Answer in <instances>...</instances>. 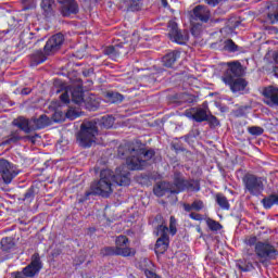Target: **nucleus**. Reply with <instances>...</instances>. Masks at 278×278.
I'll return each instance as SVG.
<instances>
[{
	"mask_svg": "<svg viewBox=\"0 0 278 278\" xmlns=\"http://www.w3.org/2000/svg\"><path fill=\"white\" fill-rule=\"evenodd\" d=\"M125 168H127L125 165L117 167L115 175L110 169H102L100 172V179L93 181L90 186V190L86 191L85 200H88V197L92 194L108 199V197L114 192V189L112 188L113 181H115L117 186H129L131 179L129 178V172L125 170Z\"/></svg>",
	"mask_w": 278,
	"mask_h": 278,
	"instance_id": "1",
	"label": "nucleus"
},
{
	"mask_svg": "<svg viewBox=\"0 0 278 278\" xmlns=\"http://www.w3.org/2000/svg\"><path fill=\"white\" fill-rule=\"evenodd\" d=\"M117 155L122 159L126 157V166L129 170H142L155 156V150L138 149L136 144L127 142L118 147Z\"/></svg>",
	"mask_w": 278,
	"mask_h": 278,
	"instance_id": "2",
	"label": "nucleus"
},
{
	"mask_svg": "<svg viewBox=\"0 0 278 278\" xmlns=\"http://www.w3.org/2000/svg\"><path fill=\"white\" fill-rule=\"evenodd\" d=\"M184 190H189V192H199L201 187L197 180H186L184 175L179 172L174 173V184L161 181L157 182L153 192L155 197H164V194H179Z\"/></svg>",
	"mask_w": 278,
	"mask_h": 278,
	"instance_id": "3",
	"label": "nucleus"
},
{
	"mask_svg": "<svg viewBox=\"0 0 278 278\" xmlns=\"http://www.w3.org/2000/svg\"><path fill=\"white\" fill-rule=\"evenodd\" d=\"M244 70L240 62L228 63V68L222 76V81L229 86L231 92H242L249 86V81L242 78Z\"/></svg>",
	"mask_w": 278,
	"mask_h": 278,
	"instance_id": "4",
	"label": "nucleus"
},
{
	"mask_svg": "<svg viewBox=\"0 0 278 278\" xmlns=\"http://www.w3.org/2000/svg\"><path fill=\"white\" fill-rule=\"evenodd\" d=\"M99 135V128L97 127L96 122H85L80 125V130L77 135V141L80 147L85 149L92 147V143L96 142L97 136Z\"/></svg>",
	"mask_w": 278,
	"mask_h": 278,
	"instance_id": "5",
	"label": "nucleus"
},
{
	"mask_svg": "<svg viewBox=\"0 0 278 278\" xmlns=\"http://www.w3.org/2000/svg\"><path fill=\"white\" fill-rule=\"evenodd\" d=\"M245 192L253 197H260L264 192V178L254 174H245L242 178Z\"/></svg>",
	"mask_w": 278,
	"mask_h": 278,
	"instance_id": "6",
	"label": "nucleus"
},
{
	"mask_svg": "<svg viewBox=\"0 0 278 278\" xmlns=\"http://www.w3.org/2000/svg\"><path fill=\"white\" fill-rule=\"evenodd\" d=\"M255 253L256 256L260 258L261 264H264V262H268V260H277L278 257L277 249L264 242H257L255 244Z\"/></svg>",
	"mask_w": 278,
	"mask_h": 278,
	"instance_id": "7",
	"label": "nucleus"
},
{
	"mask_svg": "<svg viewBox=\"0 0 278 278\" xmlns=\"http://www.w3.org/2000/svg\"><path fill=\"white\" fill-rule=\"evenodd\" d=\"M168 37L172 42H176L177 45H186L188 40H190V34L187 29L179 30L177 23L175 21L168 22Z\"/></svg>",
	"mask_w": 278,
	"mask_h": 278,
	"instance_id": "8",
	"label": "nucleus"
},
{
	"mask_svg": "<svg viewBox=\"0 0 278 278\" xmlns=\"http://www.w3.org/2000/svg\"><path fill=\"white\" fill-rule=\"evenodd\" d=\"M156 236H160V238L156 240V243H155V254L164 255V253L168 251V244H169L168 227L164 225H160L156 228Z\"/></svg>",
	"mask_w": 278,
	"mask_h": 278,
	"instance_id": "9",
	"label": "nucleus"
},
{
	"mask_svg": "<svg viewBox=\"0 0 278 278\" xmlns=\"http://www.w3.org/2000/svg\"><path fill=\"white\" fill-rule=\"evenodd\" d=\"M60 4L59 12L64 18L79 14V3L77 0H56Z\"/></svg>",
	"mask_w": 278,
	"mask_h": 278,
	"instance_id": "10",
	"label": "nucleus"
},
{
	"mask_svg": "<svg viewBox=\"0 0 278 278\" xmlns=\"http://www.w3.org/2000/svg\"><path fill=\"white\" fill-rule=\"evenodd\" d=\"M0 175L4 184H12V179L18 175V169L8 160L0 159Z\"/></svg>",
	"mask_w": 278,
	"mask_h": 278,
	"instance_id": "11",
	"label": "nucleus"
},
{
	"mask_svg": "<svg viewBox=\"0 0 278 278\" xmlns=\"http://www.w3.org/2000/svg\"><path fill=\"white\" fill-rule=\"evenodd\" d=\"M129 238L127 236H118L115 239V248L121 253L122 257H134L136 255V249L129 248Z\"/></svg>",
	"mask_w": 278,
	"mask_h": 278,
	"instance_id": "12",
	"label": "nucleus"
},
{
	"mask_svg": "<svg viewBox=\"0 0 278 278\" xmlns=\"http://www.w3.org/2000/svg\"><path fill=\"white\" fill-rule=\"evenodd\" d=\"M42 269V262H40V254L35 253L31 256V262L29 265H27L26 267L23 268L22 275L27 278V277H36V275H38V273H40V270Z\"/></svg>",
	"mask_w": 278,
	"mask_h": 278,
	"instance_id": "13",
	"label": "nucleus"
},
{
	"mask_svg": "<svg viewBox=\"0 0 278 278\" xmlns=\"http://www.w3.org/2000/svg\"><path fill=\"white\" fill-rule=\"evenodd\" d=\"M212 16V12L210 9L203 4H199L193 8L190 18L191 23L200 22V23H207Z\"/></svg>",
	"mask_w": 278,
	"mask_h": 278,
	"instance_id": "14",
	"label": "nucleus"
},
{
	"mask_svg": "<svg viewBox=\"0 0 278 278\" xmlns=\"http://www.w3.org/2000/svg\"><path fill=\"white\" fill-rule=\"evenodd\" d=\"M62 45H64V35L62 33L53 35L43 48L45 54L51 55V53H55L61 49Z\"/></svg>",
	"mask_w": 278,
	"mask_h": 278,
	"instance_id": "15",
	"label": "nucleus"
},
{
	"mask_svg": "<svg viewBox=\"0 0 278 278\" xmlns=\"http://www.w3.org/2000/svg\"><path fill=\"white\" fill-rule=\"evenodd\" d=\"M263 102L269 108L278 106V87L267 86L262 90Z\"/></svg>",
	"mask_w": 278,
	"mask_h": 278,
	"instance_id": "16",
	"label": "nucleus"
},
{
	"mask_svg": "<svg viewBox=\"0 0 278 278\" xmlns=\"http://www.w3.org/2000/svg\"><path fill=\"white\" fill-rule=\"evenodd\" d=\"M100 105H101V99H99V97L92 93L87 96L83 103V108H86V110H89L90 112H94L96 110H99Z\"/></svg>",
	"mask_w": 278,
	"mask_h": 278,
	"instance_id": "17",
	"label": "nucleus"
},
{
	"mask_svg": "<svg viewBox=\"0 0 278 278\" xmlns=\"http://www.w3.org/2000/svg\"><path fill=\"white\" fill-rule=\"evenodd\" d=\"M12 125L14 127H18L20 131H24V134H30V131H34V128H31V119H27L25 117H17L12 122Z\"/></svg>",
	"mask_w": 278,
	"mask_h": 278,
	"instance_id": "18",
	"label": "nucleus"
},
{
	"mask_svg": "<svg viewBox=\"0 0 278 278\" xmlns=\"http://www.w3.org/2000/svg\"><path fill=\"white\" fill-rule=\"evenodd\" d=\"M31 121V129L36 131V129H45V127H49V117L47 115H40L38 118L34 117Z\"/></svg>",
	"mask_w": 278,
	"mask_h": 278,
	"instance_id": "19",
	"label": "nucleus"
},
{
	"mask_svg": "<svg viewBox=\"0 0 278 278\" xmlns=\"http://www.w3.org/2000/svg\"><path fill=\"white\" fill-rule=\"evenodd\" d=\"M40 5L47 18L55 14V0H42Z\"/></svg>",
	"mask_w": 278,
	"mask_h": 278,
	"instance_id": "20",
	"label": "nucleus"
},
{
	"mask_svg": "<svg viewBox=\"0 0 278 278\" xmlns=\"http://www.w3.org/2000/svg\"><path fill=\"white\" fill-rule=\"evenodd\" d=\"M179 51H172L167 53L165 56H163V65L166 66V68H173V64L179 60Z\"/></svg>",
	"mask_w": 278,
	"mask_h": 278,
	"instance_id": "21",
	"label": "nucleus"
},
{
	"mask_svg": "<svg viewBox=\"0 0 278 278\" xmlns=\"http://www.w3.org/2000/svg\"><path fill=\"white\" fill-rule=\"evenodd\" d=\"M121 49H123V43L115 45V46H109V47L104 48L103 53H104V55H109V58L116 60V58H118V55L121 53H123V51Z\"/></svg>",
	"mask_w": 278,
	"mask_h": 278,
	"instance_id": "22",
	"label": "nucleus"
},
{
	"mask_svg": "<svg viewBox=\"0 0 278 278\" xmlns=\"http://www.w3.org/2000/svg\"><path fill=\"white\" fill-rule=\"evenodd\" d=\"M72 101L76 103V105H84L86 98H84V91L81 88L77 87L70 91Z\"/></svg>",
	"mask_w": 278,
	"mask_h": 278,
	"instance_id": "23",
	"label": "nucleus"
},
{
	"mask_svg": "<svg viewBox=\"0 0 278 278\" xmlns=\"http://www.w3.org/2000/svg\"><path fill=\"white\" fill-rule=\"evenodd\" d=\"M185 212H201L203 210L204 204L201 200H195L192 204L185 203L182 204Z\"/></svg>",
	"mask_w": 278,
	"mask_h": 278,
	"instance_id": "24",
	"label": "nucleus"
},
{
	"mask_svg": "<svg viewBox=\"0 0 278 278\" xmlns=\"http://www.w3.org/2000/svg\"><path fill=\"white\" fill-rule=\"evenodd\" d=\"M47 61V55L43 51H36L30 56L31 66H38V64H42V62Z\"/></svg>",
	"mask_w": 278,
	"mask_h": 278,
	"instance_id": "25",
	"label": "nucleus"
},
{
	"mask_svg": "<svg viewBox=\"0 0 278 278\" xmlns=\"http://www.w3.org/2000/svg\"><path fill=\"white\" fill-rule=\"evenodd\" d=\"M194 113V118L193 121H195V123H205L207 121V111L205 109H201V108H195V110H193Z\"/></svg>",
	"mask_w": 278,
	"mask_h": 278,
	"instance_id": "26",
	"label": "nucleus"
},
{
	"mask_svg": "<svg viewBox=\"0 0 278 278\" xmlns=\"http://www.w3.org/2000/svg\"><path fill=\"white\" fill-rule=\"evenodd\" d=\"M125 3L129 12H140L142 10V0H126Z\"/></svg>",
	"mask_w": 278,
	"mask_h": 278,
	"instance_id": "27",
	"label": "nucleus"
},
{
	"mask_svg": "<svg viewBox=\"0 0 278 278\" xmlns=\"http://www.w3.org/2000/svg\"><path fill=\"white\" fill-rule=\"evenodd\" d=\"M23 136H21V129H13L11 134L8 136V139L4 141V144H12L18 142V140H23Z\"/></svg>",
	"mask_w": 278,
	"mask_h": 278,
	"instance_id": "28",
	"label": "nucleus"
},
{
	"mask_svg": "<svg viewBox=\"0 0 278 278\" xmlns=\"http://www.w3.org/2000/svg\"><path fill=\"white\" fill-rule=\"evenodd\" d=\"M215 201L222 210H229V207H230L229 200H227V197H225V194L217 193L215 195Z\"/></svg>",
	"mask_w": 278,
	"mask_h": 278,
	"instance_id": "29",
	"label": "nucleus"
},
{
	"mask_svg": "<svg viewBox=\"0 0 278 278\" xmlns=\"http://www.w3.org/2000/svg\"><path fill=\"white\" fill-rule=\"evenodd\" d=\"M106 99L109 103H122L123 99H125V97H123V94L118 93V92H114V91H109L106 93Z\"/></svg>",
	"mask_w": 278,
	"mask_h": 278,
	"instance_id": "30",
	"label": "nucleus"
},
{
	"mask_svg": "<svg viewBox=\"0 0 278 278\" xmlns=\"http://www.w3.org/2000/svg\"><path fill=\"white\" fill-rule=\"evenodd\" d=\"M100 253L103 255V257L112 256V255H121V252L116 247H105L102 248Z\"/></svg>",
	"mask_w": 278,
	"mask_h": 278,
	"instance_id": "31",
	"label": "nucleus"
},
{
	"mask_svg": "<svg viewBox=\"0 0 278 278\" xmlns=\"http://www.w3.org/2000/svg\"><path fill=\"white\" fill-rule=\"evenodd\" d=\"M262 203L266 210H270L271 205H275L278 203V197H277V194H271V195L263 199Z\"/></svg>",
	"mask_w": 278,
	"mask_h": 278,
	"instance_id": "32",
	"label": "nucleus"
},
{
	"mask_svg": "<svg viewBox=\"0 0 278 278\" xmlns=\"http://www.w3.org/2000/svg\"><path fill=\"white\" fill-rule=\"evenodd\" d=\"M80 114H81V111H79V109H75L72 106L67 110L65 116L70 121H75V118H79Z\"/></svg>",
	"mask_w": 278,
	"mask_h": 278,
	"instance_id": "33",
	"label": "nucleus"
},
{
	"mask_svg": "<svg viewBox=\"0 0 278 278\" xmlns=\"http://www.w3.org/2000/svg\"><path fill=\"white\" fill-rule=\"evenodd\" d=\"M100 125H102L104 129H110L114 126V117L111 115L103 116L100 121Z\"/></svg>",
	"mask_w": 278,
	"mask_h": 278,
	"instance_id": "34",
	"label": "nucleus"
},
{
	"mask_svg": "<svg viewBox=\"0 0 278 278\" xmlns=\"http://www.w3.org/2000/svg\"><path fill=\"white\" fill-rule=\"evenodd\" d=\"M14 248V241L10 237H5L1 240V249L2 251H10V249Z\"/></svg>",
	"mask_w": 278,
	"mask_h": 278,
	"instance_id": "35",
	"label": "nucleus"
},
{
	"mask_svg": "<svg viewBox=\"0 0 278 278\" xmlns=\"http://www.w3.org/2000/svg\"><path fill=\"white\" fill-rule=\"evenodd\" d=\"M206 225L211 229V231H220V229H223V226L220 225V223L212 218L206 219Z\"/></svg>",
	"mask_w": 278,
	"mask_h": 278,
	"instance_id": "36",
	"label": "nucleus"
},
{
	"mask_svg": "<svg viewBox=\"0 0 278 278\" xmlns=\"http://www.w3.org/2000/svg\"><path fill=\"white\" fill-rule=\"evenodd\" d=\"M151 266H153V263L148 258H143L139 263V268L143 270L144 275H147V270H151Z\"/></svg>",
	"mask_w": 278,
	"mask_h": 278,
	"instance_id": "37",
	"label": "nucleus"
},
{
	"mask_svg": "<svg viewBox=\"0 0 278 278\" xmlns=\"http://www.w3.org/2000/svg\"><path fill=\"white\" fill-rule=\"evenodd\" d=\"M22 8L23 10H34L36 8V1L35 0H22Z\"/></svg>",
	"mask_w": 278,
	"mask_h": 278,
	"instance_id": "38",
	"label": "nucleus"
},
{
	"mask_svg": "<svg viewBox=\"0 0 278 278\" xmlns=\"http://www.w3.org/2000/svg\"><path fill=\"white\" fill-rule=\"evenodd\" d=\"M224 49L226 51H238V46L236 45V42H233V40L231 39H228L225 41V46H224Z\"/></svg>",
	"mask_w": 278,
	"mask_h": 278,
	"instance_id": "39",
	"label": "nucleus"
},
{
	"mask_svg": "<svg viewBox=\"0 0 278 278\" xmlns=\"http://www.w3.org/2000/svg\"><path fill=\"white\" fill-rule=\"evenodd\" d=\"M248 131L251 136H262V134H264V128L260 126H252L248 128Z\"/></svg>",
	"mask_w": 278,
	"mask_h": 278,
	"instance_id": "40",
	"label": "nucleus"
},
{
	"mask_svg": "<svg viewBox=\"0 0 278 278\" xmlns=\"http://www.w3.org/2000/svg\"><path fill=\"white\" fill-rule=\"evenodd\" d=\"M169 231L172 236H175V233H177V219L174 216H170L169 218Z\"/></svg>",
	"mask_w": 278,
	"mask_h": 278,
	"instance_id": "41",
	"label": "nucleus"
},
{
	"mask_svg": "<svg viewBox=\"0 0 278 278\" xmlns=\"http://www.w3.org/2000/svg\"><path fill=\"white\" fill-rule=\"evenodd\" d=\"M238 268H239V270H242L243 273H249V271L253 270V268H255V267L253 266V264L251 262H249L245 265L239 264Z\"/></svg>",
	"mask_w": 278,
	"mask_h": 278,
	"instance_id": "42",
	"label": "nucleus"
},
{
	"mask_svg": "<svg viewBox=\"0 0 278 278\" xmlns=\"http://www.w3.org/2000/svg\"><path fill=\"white\" fill-rule=\"evenodd\" d=\"M201 31H202V26L200 24L193 25L191 27V34L192 36H194L195 38L201 36Z\"/></svg>",
	"mask_w": 278,
	"mask_h": 278,
	"instance_id": "43",
	"label": "nucleus"
},
{
	"mask_svg": "<svg viewBox=\"0 0 278 278\" xmlns=\"http://www.w3.org/2000/svg\"><path fill=\"white\" fill-rule=\"evenodd\" d=\"M24 201H34V189H28L24 194Z\"/></svg>",
	"mask_w": 278,
	"mask_h": 278,
	"instance_id": "44",
	"label": "nucleus"
},
{
	"mask_svg": "<svg viewBox=\"0 0 278 278\" xmlns=\"http://www.w3.org/2000/svg\"><path fill=\"white\" fill-rule=\"evenodd\" d=\"M60 99H61V101H62L63 103H70V101H71V96H70L68 90H66L65 92H63V93L61 94Z\"/></svg>",
	"mask_w": 278,
	"mask_h": 278,
	"instance_id": "45",
	"label": "nucleus"
},
{
	"mask_svg": "<svg viewBox=\"0 0 278 278\" xmlns=\"http://www.w3.org/2000/svg\"><path fill=\"white\" fill-rule=\"evenodd\" d=\"M207 123H211V125H214L215 127H217L218 125V118H216V116L214 115H207Z\"/></svg>",
	"mask_w": 278,
	"mask_h": 278,
	"instance_id": "46",
	"label": "nucleus"
},
{
	"mask_svg": "<svg viewBox=\"0 0 278 278\" xmlns=\"http://www.w3.org/2000/svg\"><path fill=\"white\" fill-rule=\"evenodd\" d=\"M189 217L192 218V220H203V215L199 213H190Z\"/></svg>",
	"mask_w": 278,
	"mask_h": 278,
	"instance_id": "47",
	"label": "nucleus"
},
{
	"mask_svg": "<svg viewBox=\"0 0 278 278\" xmlns=\"http://www.w3.org/2000/svg\"><path fill=\"white\" fill-rule=\"evenodd\" d=\"M194 110H197V108H191L190 110H187V111H186V116H187L188 118H192L193 121H194V113H195Z\"/></svg>",
	"mask_w": 278,
	"mask_h": 278,
	"instance_id": "48",
	"label": "nucleus"
},
{
	"mask_svg": "<svg viewBox=\"0 0 278 278\" xmlns=\"http://www.w3.org/2000/svg\"><path fill=\"white\" fill-rule=\"evenodd\" d=\"M147 278H161L157 274L153 273L152 270H146Z\"/></svg>",
	"mask_w": 278,
	"mask_h": 278,
	"instance_id": "49",
	"label": "nucleus"
},
{
	"mask_svg": "<svg viewBox=\"0 0 278 278\" xmlns=\"http://www.w3.org/2000/svg\"><path fill=\"white\" fill-rule=\"evenodd\" d=\"M36 138H38V135L24 137L25 140H29L33 144H36Z\"/></svg>",
	"mask_w": 278,
	"mask_h": 278,
	"instance_id": "50",
	"label": "nucleus"
},
{
	"mask_svg": "<svg viewBox=\"0 0 278 278\" xmlns=\"http://www.w3.org/2000/svg\"><path fill=\"white\" fill-rule=\"evenodd\" d=\"M247 243L250 245V247H253V244H257V237H251Z\"/></svg>",
	"mask_w": 278,
	"mask_h": 278,
	"instance_id": "51",
	"label": "nucleus"
},
{
	"mask_svg": "<svg viewBox=\"0 0 278 278\" xmlns=\"http://www.w3.org/2000/svg\"><path fill=\"white\" fill-rule=\"evenodd\" d=\"M207 2L208 5H218V3H220V1L223 0H205Z\"/></svg>",
	"mask_w": 278,
	"mask_h": 278,
	"instance_id": "52",
	"label": "nucleus"
},
{
	"mask_svg": "<svg viewBox=\"0 0 278 278\" xmlns=\"http://www.w3.org/2000/svg\"><path fill=\"white\" fill-rule=\"evenodd\" d=\"M31 93V88H24L21 90V94L23 96H27V94H30Z\"/></svg>",
	"mask_w": 278,
	"mask_h": 278,
	"instance_id": "53",
	"label": "nucleus"
},
{
	"mask_svg": "<svg viewBox=\"0 0 278 278\" xmlns=\"http://www.w3.org/2000/svg\"><path fill=\"white\" fill-rule=\"evenodd\" d=\"M161 3L163 5V8H168V1L166 0H161Z\"/></svg>",
	"mask_w": 278,
	"mask_h": 278,
	"instance_id": "54",
	"label": "nucleus"
},
{
	"mask_svg": "<svg viewBox=\"0 0 278 278\" xmlns=\"http://www.w3.org/2000/svg\"><path fill=\"white\" fill-rule=\"evenodd\" d=\"M274 18L278 21V11L274 14Z\"/></svg>",
	"mask_w": 278,
	"mask_h": 278,
	"instance_id": "55",
	"label": "nucleus"
},
{
	"mask_svg": "<svg viewBox=\"0 0 278 278\" xmlns=\"http://www.w3.org/2000/svg\"><path fill=\"white\" fill-rule=\"evenodd\" d=\"M254 264H255V266H257V268H260V262L254 261Z\"/></svg>",
	"mask_w": 278,
	"mask_h": 278,
	"instance_id": "56",
	"label": "nucleus"
},
{
	"mask_svg": "<svg viewBox=\"0 0 278 278\" xmlns=\"http://www.w3.org/2000/svg\"><path fill=\"white\" fill-rule=\"evenodd\" d=\"M60 114H61L60 112H55L54 116H60Z\"/></svg>",
	"mask_w": 278,
	"mask_h": 278,
	"instance_id": "57",
	"label": "nucleus"
},
{
	"mask_svg": "<svg viewBox=\"0 0 278 278\" xmlns=\"http://www.w3.org/2000/svg\"><path fill=\"white\" fill-rule=\"evenodd\" d=\"M90 73H92V70H89V71H88V75H90Z\"/></svg>",
	"mask_w": 278,
	"mask_h": 278,
	"instance_id": "58",
	"label": "nucleus"
},
{
	"mask_svg": "<svg viewBox=\"0 0 278 278\" xmlns=\"http://www.w3.org/2000/svg\"><path fill=\"white\" fill-rule=\"evenodd\" d=\"M86 3L90 2L91 0H84Z\"/></svg>",
	"mask_w": 278,
	"mask_h": 278,
	"instance_id": "59",
	"label": "nucleus"
},
{
	"mask_svg": "<svg viewBox=\"0 0 278 278\" xmlns=\"http://www.w3.org/2000/svg\"><path fill=\"white\" fill-rule=\"evenodd\" d=\"M198 231H201V228H198Z\"/></svg>",
	"mask_w": 278,
	"mask_h": 278,
	"instance_id": "60",
	"label": "nucleus"
}]
</instances>
